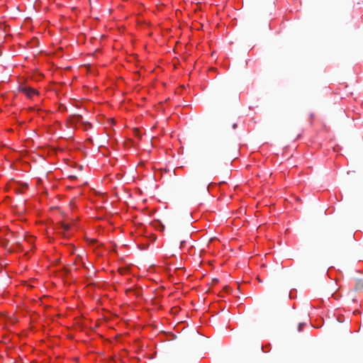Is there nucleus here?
<instances>
[{
    "mask_svg": "<svg viewBox=\"0 0 363 363\" xmlns=\"http://www.w3.org/2000/svg\"><path fill=\"white\" fill-rule=\"evenodd\" d=\"M19 90L28 98H32L34 95H37L38 94L35 89L27 86H20Z\"/></svg>",
    "mask_w": 363,
    "mask_h": 363,
    "instance_id": "nucleus-1",
    "label": "nucleus"
},
{
    "mask_svg": "<svg viewBox=\"0 0 363 363\" xmlns=\"http://www.w3.org/2000/svg\"><path fill=\"white\" fill-rule=\"evenodd\" d=\"M28 187V184L26 183L21 184L18 182L13 183L12 188L16 194H22L25 189Z\"/></svg>",
    "mask_w": 363,
    "mask_h": 363,
    "instance_id": "nucleus-2",
    "label": "nucleus"
},
{
    "mask_svg": "<svg viewBox=\"0 0 363 363\" xmlns=\"http://www.w3.org/2000/svg\"><path fill=\"white\" fill-rule=\"evenodd\" d=\"M354 289L356 292H363V279H357L355 280Z\"/></svg>",
    "mask_w": 363,
    "mask_h": 363,
    "instance_id": "nucleus-3",
    "label": "nucleus"
},
{
    "mask_svg": "<svg viewBox=\"0 0 363 363\" xmlns=\"http://www.w3.org/2000/svg\"><path fill=\"white\" fill-rule=\"evenodd\" d=\"M60 225L65 231H67L69 229V225L68 224L61 223Z\"/></svg>",
    "mask_w": 363,
    "mask_h": 363,
    "instance_id": "nucleus-4",
    "label": "nucleus"
},
{
    "mask_svg": "<svg viewBox=\"0 0 363 363\" xmlns=\"http://www.w3.org/2000/svg\"><path fill=\"white\" fill-rule=\"evenodd\" d=\"M74 121L76 122H81L82 121V116H74Z\"/></svg>",
    "mask_w": 363,
    "mask_h": 363,
    "instance_id": "nucleus-5",
    "label": "nucleus"
},
{
    "mask_svg": "<svg viewBox=\"0 0 363 363\" xmlns=\"http://www.w3.org/2000/svg\"><path fill=\"white\" fill-rule=\"evenodd\" d=\"M2 246L6 247L8 245V241L7 240H3L1 242Z\"/></svg>",
    "mask_w": 363,
    "mask_h": 363,
    "instance_id": "nucleus-6",
    "label": "nucleus"
},
{
    "mask_svg": "<svg viewBox=\"0 0 363 363\" xmlns=\"http://www.w3.org/2000/svg\"><path fill=\"white\" fill-rule=\"evenodd\" d=\"M303 325V323H299L298 327V331H301V328H302Z\"/></svg>",
    "mask_w": 363,
    "mask_h": 363,
    "instance_id": "nucleus-7",
    "label": "nucleus"
},
{
    "mask_svg": "<svg viewBox=\"0 0 363 363\" xmlns=\"http://www.w3.org/2000/svg\"><path fill=\"white\" fill-rule=\"evenodd\" d=\"M85 125H86V129L87 128V126L89 128L91 127V125L89 123H85Z\"/></svg>",
    "mask_w": 363,
    "mask_h": 363,
    "instance_id": "nucleus-8",
    "label": "nucleus"
},
{
    "mask_svg": "<svg viewBox=\"0 0 363 363\" xmlns=\"http://www.w3.org/2000/svg\"><path fill=\"white\" fill-rule=\"evenodd\" d=\"M237 126H238V125H237V123H234L233 124V129L237 128Z\"/></svg>",
    "mask_w": 363,
    "mask_h": 363,
    "instance_id": "nucleus-9",
    "label": "nucleus"
},
{
    "mask_svg": "<svg viewBox=\"0 0 363 363\" xmlns=\"http://www.w3.org/2000/svg\"><path fill=\"white\" fill-rule=\"evenodd\" d=\"M229 289H230V288H229V286H225V287H224V289H225L226 291H228Z\"/></svg>",
    "mask_w": 363,
    "mask_h": 363,
    "instance_id": "nucleus-10",
    "label": "nucleus"
},
{
    "mask_svg": "<svg viewBox=\"0 0 363 363\" xmlns=\"http://www.w3.org/2000/svg\"><path fill=\"white\" fill-rule=\"evenodd\" d=\"M32 240H33V238H30L29 240H28V242H30Z\"/></svg>",
    "mask_w": 363,
    "mask_h": 363,
    "instance_id": "nucleus-11",
    "label": "nucleus"
},
{
    "mask_svg": "<svg viewBox=\"0 0 363 363\" xmlns=\"http://www.w3.org/2000/svg\"><path fill=\"white\" fill-rule=\"evenodd\" d=\"M91 242L94 243V242H96V240H91Z\"/></svg>",
    "mask_w": 363,
    "mask_h": 363,
    "instance_id": "nucleus-12",
    "label": "nucleus"
},
{
    "mask_svg": "<svg viewBox=\"0 0 363 363\" xmlns=\"http://www.w3.org/2000/svg\"><path fill=\"white\" fill-rule=\"evenodd\" d=\"M214 282H217L218 281V279H215L213 280Z\"/></svg>",
    "mask_w": 363,
    "mask_h": 363,
    "instance_id": "nucleus-13",
    "label": "nucleus"
}]
</instances>
